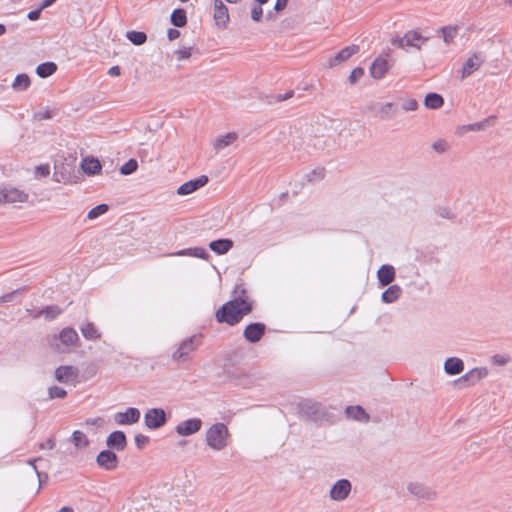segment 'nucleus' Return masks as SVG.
<instances>
[{
	"mask_svg": "<svg viewBox=\"0 0 512 512\" xmlns=\"http://www.w3.org/2000/svg\"><path fill=\"white\" fill-rule=\"evenodd\" d=\"M251 313L249 305L240 307L236 301H227L215 313V318L218 323H226L230 326H235L240 323L244 316Z\"/></svg>",
	"mask_w": 512,
	"mask_h": 512,
	"instance_id": "f257e3e1",
	"label": "nucleus"
},
{
	"mask_svg": "<svg viewBox=\"0 0 512 512\" xmlns=\"http://www.w3.org/2000/svg\"><path fill=\"white\" fill-rule=\"evenodd\" d=\"M79 336L72 327L63 328L58 335H48L47 343L49 347L57 353H67L70 347L79 342Z\"/></svg>",
	"mask_w": 512,
	"mask_h": 512,
	"instance_id": "f03ea898",
	"label": "nucleus"
},
{
	"mask_svg": "<svg viewBox=\"0 0 512 512\" xmlns=\"http://www.w3.org/2000/svg\"><path fill=\"white\" fill-rule=\"evenodd\" d=\"M229 430L224 423L218 422L208 428L205 434L207 446L215 451H221L228 445Z\"/></svg>",
	"mask_w": 512,
	"mask_h": 512,
	"instance_id": "7ed1b4c3",
	"label": "nucleus"
},
{
	"mask_svg": "<svg viewBox=\"0 0 512 512\" xmlns=\"http://www.w3.org/2000/svg\"><path fill=\"white\" fill-rule=\"evenodd\" d=\"M299 414L302 419L317 424L327 420L328 417L327 411L320 403L309 400L299 404Z\"/></svg>",
	"mask_w": 512,
	"mask_h": 512,
	"instance_id": "20e7f679",
	"label": "nucleus"
},
{
	"mask_svg": "<svg viewBox=\"0 0 512 512\" xmlns=\"http://www.w3.org/2000/svg\"><path fill=\"white\" fill-rule=\"evenodd\" d=\"M202 335H192L184 339L176 351L172 354V359L177 362H188L191 360V353L201 345Z\"/></svg>",
	"mask_w": 512,
	"mask_h": 512,
	"instance_id": "39448f33",
	"label": "nucleus"
},
{
	"mask_svg": "<svg viewBox=\"0 0 512 512\" xmlns=\"http://www.w3.org/2000/svg\"><path fill=\"white\" fill-rule=\"evenodd\" d=\"M428 40V37L422 36L419 32L411 30L404 34V36L396 35L391 39V44L406 49L408 47H413L420 49L421 46Z\"/></svg>",
	"mask_w": 512,
	"mask_h": 512,
	"instance_id": "423d86ee",
	"label": "nucleus"
},
{
	"mask_svg": "<svg viewBox=\"0 0 512 512\" xmlns=\"http://www.w3.org/2000/svg\"><path fill=\"white\" fill-rule=\"evenodd\" d=\"M366 111L373 117L379 118L383 121H388L396 115L397 106L392 102H371L366 107Z\"/></svg>",
	"mask_w": 512,
	"mask_h": 512,
	"instance_id": "0eeeda50",
	"label": "nucleus"
},
{
	"mask_svg": "<svg viewBox=\"0 0 512 512\" xmlns=\"http://www.w3.org/2000/svg\"><path fill=\"white\" fill-rule=\"evenodd\" d=\"M167 415L162 408L149 409L144 415L145 425L152 430H156L167 423Z\"/></svg>",
	"mask_w": 512,
	"mask_h": 512,
	"instance_id": "6e6552de",
	"label": "nucleus"
},
{
	"mask_svg": "<svg viewBox=\"0 0 512 512\" xmlns=\"http://www.w3.org/2000/svg\"><path fill=\"white\" fill-rule=\"evenodd\" d=\"M488 375V370L485 367L482 368H474L469 372L458 378L454 381L455 385H458L461 388H465L471 385L476 384L481 379L485 378Z\"/></svg>",
	"mask_w": 512,
	"mask_h": 512,
	"instance_id": "1a4fd4ad",
	"label": "nucleus"
},
{
	"mask_svg": "<svg viewBox=\"0 0 512 512\" xmlns=\"http://www.w3.org/2000/svg\"><path fill=\"white\" fill-rule=\"evenodd\" d=\"M97 465L107 471L117 469L119 459L116 453L110 449L102 450L96 457Z\"/></svg>",
	"mask_w": 512,
	"mask_h": 512,
	"instance_id": "9d476101",
	"label": "nucleus"
},
{
	"mask_svg": "<svg viewBox=\"0 0 512 512\" xmlns=\"http://www.w3.org/2000/svg\"><path fill=\"white\" fill-rule=\"evenodd\" d=\"M352 489V484L348 479L337 480L330 489V498L334 501L345 500Z\"/></svg>",
	"mask_w": 512,
	"mask_h": 512,
	"instance_id": "9b49d317",
	"label": "nucleus"
},
{
	"mask_svg": "<svg viewBox=\"0 0 512 512\" xmlns=\"http://www.w3.org/2000/svg\"><path fill=\"white\" fill-rule=\"evenodd\" d=\"M266 332V325L261 322H253L248 324L244 331L243 336L246 341L250 343L259 342Z\"/></svg>",
	"mask_w": 512,
	"mask_h": 512,
	"instance_id": "f8f14e48",
	"label": "nucleus"
},
{
	"mask_svg": "<svg viewBox=\"0 0 512 512\" xmlns=\"http://www.w3.org/2000/svg\"><path fill=\"white\" fill-rule=\"evenodd\" d=\"M202 420L200 418H191L180 422L176 427L175 431L179 436H190L202 428Z\"/></svg>",
	"mask_w": 512,
	"mask_h": 512,
	"instance_id": "ddd939ff",
	"label": "nucleus"
},
{
	"mask_svg": "<svg viewBox=\"0 0 512 512\" xmlns=\"http://www.w3.org/2000/svg\"><path fill=\"white\" fill-rule=\"evenodd\" d=\"M407 489L413 496L427 501L434 500L437 495L432 488L419 482L409 483Z\"/></svg>",
	"mask_w": 512,
	"mask_h": 512,
	"instance_id": "4468645a",
	"label": "nucleus"
},
{
	"mask_svg": "<svg viewBox=\"0 0 512 512\" xmlns=\"http://www.w3.org/2000/svg\"><path fill=\"white\" fill-rule=\"evenodd\" d=\"M485 58L482 53H473L463 64L461 71V78L465 79L472 75L473 72L477 71L484 63Z\"/></svg>",
	"mask_w": 512,
	"mask_h": 512,
	"instance_id": "2eb2a0df",
	"label": "nucleus"
},
{
	"mask_svg": "<svg viewBox=\"0 0 512 512\" xmlns=\"http://www.w3.org/2000/svg\"><path fill=\"white\" fill-rule=\"evenodd\" d=\"M208 181H209V178L206 175H201L198 178L189 180L178 187L177 194L180 196H186V195L192 194L195 191H197L198 189L205 186L208 183Z\"/></svg>",
	"mask_w": 512,
	"mask_h": 512,
	"instance_id": "dca6fc26",
	"label": "nucleus"
},
{
	"mask_svg": "<svg viewBox=\"0 0 512 512\" xmlns=\"http://www.w3.org/2000/svg\"><path fill=\"white\" fill-rule=\"evenodd\" d=\"M106 445L112 451H123L127 447V437L123 431H113L108 435Z\"/></svg>",
	"mask_w": 512,
	"mask_h": 512,
	"instance_id": "f3484780",
	"label": "nucleus"
},
{
	"mask_svg": "<svg viewBox=\"0 0 512 512\" xmlns=\"http://www.w3.org/2000/svg\"><path fill=\"white\" fill-rule=\"evenodd\" d=\"M78 376V368L71 365L59 366L55 370V379L61 383H68L69 381L76 380Z\"/></svg>",
	"mask_w": 512,
	"mask_h": 512,
	"instance_id": "a211bd4d",
	"label": "nucleus"
},
{
	"mask_svg": "<svg viewBox=\"0 0 512 512\" xmlns=\"http://www.w3.org/2000/svg\"><path fill=\"white\" fill-rule=\"evenodd\" d=\"M359 52V46L351 45L343 48L335 56L331 57L327 63L328 68H333L345 61H347L352 55Z\"/></svg>",
	"mask_w": 512,
	"mask_h": 512,
	"instance_id": "6ab92c4d",
	"label": "nucleus"
},
{
	"mask_svg": "<svg viewBox=\"0 0 512 512\" xmlns=\"http://www.w3.org/2000/svg\"><path fill=\"white\" fill-rule=\"evenodd\" d=\"M230 301H236L237 305L240 307L249 305L251 308V312L253 311L254 301L248 296V292L244 284H238L235 286L232 292V299Z\"/></svg>",
	"mask_w": 512,
	"mask_h": 512,
	"instance_id": "aec40b11",
	"label": "nucleus"
},
{
	"mask_svg": "<svg viewBox=\"0 0 512 512\" xmlns=\"http://www.w3.org/2000/svg\"><path fill=\"white\" fill-rule=\"evenodd\" d=\"M114 418L120 425L135 424L140 419V411L137 408L130 407L125 412L116 413Z\"/></svg>",
	"mask_w": 512,
	"mask_h": 512,
	"instance_id": "412c9836",
	"label": "nucleus"
},
{
	"mask_svg": "<svg viewBox=\"0 0 512 512\" xmlns=\"http://www.w3.org/2000/svg\"><path fill=\"white\" fill-rule=\"evenodd\" d=\"M395 269L392 265L383 264L377 271L378 282L381 287L390 285L395 280Z\"/></svg>",
	"mask_w": 512,
	"mask_h": 512,
	"instance_id": "4be33fe9",
	"label": "nucleus"
},
{
	"mask_svg": "<svg viewBox=\"0 0 512 512\" xmlns=\"http://www.w3.org/2000/svg\"><path fill=\"white\" fill-rule=\"evenodd\" d=\"M214 19L220 27H226L229 21L228 8L222 0H214Z\"/></svg>",
	"mask_w": 512,
	"mask_h": 512,
	"instance_id": "5701e85b",
	"label": "nucleus"
},
{
	"mask_svg": "<svg viewBox=\"0 0 512 512\" xmlns=\"http://www.w3.org/2000/svg\"><path fill=\"white\" fill-rule=\"evenodd\" d=\"M389 67L387 59L378 57L373 61L370 67V74L374 79H381L389 70Z\"/></svg>",
	"mask_w": 512,
	"mask_h": 512,
	"instance_id": "b1692460",
	"label": "nucleus"
},
{
	"mask_svg": "<svg viewBox=\"0 0 512 512\" xmlns=\"http://www.w3.org/2000/svg\"><path fill=\"white\" fill-rule=\"evenodd\" d=\"M27 195L17 189L0 190V203L24 202Z\"/></svg>",
	"mask_w": 512,
	"mask_h": 512,
	"instance_id": "393cba45",
	"label": "nucleus"
},
{
	"mask_svg": "<svg viewBox=\"0 0 512 512\" xmlns=\"http://www.w3.org/2000/svg\"><path fill=\"white\" fill-rule=\"evenodd\" d=\"M81 169L85 174L93 176L100 173L102 165L97 158L86 157L81 162Z\"/></svg>",
	"mask_w": 512,
	"mask_h": 512,
	"instance_id": "a878e982",
	"label": "nucleus"
},
{
	"mask_svg": "<svg viewBox=\"0 0 512 512\" xmlns=\"http://www.w3.org/2000/svg\"><path fill=\"white\" fill-rule=\"evenodd\" d=\"M234 242L228 238H220L209 243V248L218 255L226 254L232 249Z\"/></svg>",
	"mask_w": 512,
	"mask_h": 512,
	"instance_id": "bb28decb",
	"label": "nucleus"
},
{
	"mask_svg": "<svg viewBox=\"0 0 512 512\" xmlns=\"http://www.w3.org/2000/svg\"><path fill=\"white\" fill-rule=\"evenodd\" d=\"M464 370V362L457 357H450L444 363V371L451 376L458 375Z\"/></svg>",
	"mask_w": 512,
	"mask_h": 512,
	"instance_id": "cd10ccee",
	"label": "nucleus"
},
{
	"mask_svg": "<svg viewBox=\"0 0 512 512\" xmlns=\"http://www.w3.org/2000/svg\"><path fill=\"white\" fill-rule=\"evenodd\" d=\"M345 413L347 417L357 421L368 422L370 419L369 414L359 405L346 407Z\"/></svg>",
	"mask_w": 512,
	"mask_h": 512,
	"instance_id": "c85d7f7f",
	"label": "nucleus"
},
{
	"mask_svg": "<svg viewBox=\"0 0 512 512\" xmlns=\"http://www.w3.org/2000/svg\"><path fill=\"white\" fill-rule=\"evenodd\" d=\"M402 294V289L398 285H390L381 296L384 303H393L399 299Z\"/></svg>",
	"mask_w": 512,
	"mask_h": 512,
	"instance_id": "c756f323",
	"label": "nucleus"
},
{
	"mask_svg": "<svg viewBox=\"0 0 512 512\" xmlns=\"http://www.w3.org/2000/svg\"><path fill=\"white\" fill-rule=\"evenodd\" d=\"M443 104H444V99L438 93L431 92L425 96L424 105L428 109H439L443 106Z\"/></svg>",
	"mask_w": 512,
	"mask_h": 512,
	"instance_id": "7c9ffc66",
	"label": "nucleus"
},
{
	"mask_svg": "<svg viewBox=\"0 0 512 512\" xmlns=\"http://www.w3.org/2000/svg\"><path fill=\"white\" fill-rule=\"evenodd\" d=\"M80 330L83 337L87 340H98L101 337V333L92 322L84 324L81 326Z\"/></svg>",
	"mask_w": 512,
	"mask_h": 512,
	"instance_id": "2f4dec72",
	"label": "nucleus"
},
{
	"mask_svg": "<svg viewBox=\"0 0 512 512\" xmlns=\"http://www.w3.org/2000/svg\"><path fill=\"white\" fill-rule=\"evenodd\" d=\"M495 119H496V116L492 115L482 121L463 126V129L469 130V131H482V130L487 129L488 127L493 126L495 124Z\"/></svg>",
	"mask_w": 512,
	"mask_h": 512,
	"instance_id": "473e14b6",
	"label": "nucleus"
},
{
	"mask_svg": "<svg viewBox=\"0 0 512 512\" xmlns=\"http://www.w3.org/2000/svg\"><path fill=\"white\" fill-rule=\"evenodd\" d=\"M174 255L192 256V257H197V258H201L204 260L208 259V257H209V254L207 253V251L201 247H194V248H187V249L179 250Z\"/></svg>",
	"mask_w": 512,
	"mask_h": 512,
	"instance_id": "72a5a7b5",
	"label": "nucleus"
},
{
	"mask_svg": "<svg viewBox=\"0 0 512 512\" xmlns=\"http://www.w3.org/2000/svg\"><path fill=\"white\" fill-rule=\"evenodd\" d=\"M57 71V65L54 62H44L37 66L36 73L41 78H47Z\"/></svg>",
	"mask_w": 512,
	"mask_h": 512,
	"instance_id": "f704fd0d",
	"label": "nucleus"
},
{
	"mask_svg": "<svg viewBox=\"0 0 512 512\" xmlns=\"http://www.w3.org/2000/svg\"><path fill=\"white\" fill-rule=\"evenodd\" d=\"M170 21L175 27H184L187 24L186 11L182 8L174 9Z\"/></svg>",
	"mask_w": 512,
	"mask_h": 512,
	"instance_id": "c9c22d12",
	"label": "nucleus"
},
{
	"mask_svg": "<svg viewBox=\"0 0 512 512\" xmlns=\"http://www.w3.org/2000/svg\"><path fill=\"white\" fill-rule=\"evenodd\" d=\"M31 84L30 77L25 74H18L12 84V88L16 91H24L29 88Z\"/></svg>",
	"mask_w": 512,
	"mask_h": 512,
	"instance_id": "e433bc0d",
	"label": "nucleus"
},
{
	"mask_svg": "<svg viewBox=\"0 0 512 512\" xmlns=\"http://www.w3.org/2000/svg\"><path fill=\"white\" fill-rule=\"evenodd\" d=\"M237 139V134L229 132L226 135L220 136L215 140L214 147L217 150L223 149L232 144Z\"/></svg>",
	"mask_w": 512,
	"mask_h": 512,
	"instance_id": "4c0bfd02",
	"label": "nucleus"
},
{
	"mask_svg": "<svg viewBox=\"0 0 512 512\" xmlns=\"http://www.w3.org/2000/svg\"><path fill=\"white\" fill-rule=\"evenodd\" d=\"M439 31L442 33L443 40L446 44H450L453 42L454 38L457 36L459 27L457 25L455 26H444L439 29Z\"/></svg>",
	"mask_w": 512,
	"mask_h": 512,
	"instance_id": "58836bf2",
	"label": "nucleus"
},
{
	"mask_svg": "<svg viewBox=\"0 0 512 512\" xmlns=\"http://www.w3.org/2000/svg\"><path fill=\"white\" fill-rule=\"evenodd\" d=\"M126 37L132 44L137 46L143 45L147 41V35L142 31H128Z\"/></svg>",
	"mask_w": 512,
	"mask_h": 512,
	"instance_id": "ea45409f",
	"label": "nucleus"
},
{
	"mask_svg": "<svg viewBox=\"0 0 512 512\" xmlns=\"http://www.w3.org/2000/svg\"><path fill=\"white\" fill-rule=\"evenodd\" d=\"M71 441L76 448H85L90 443L87 436L79 430L73 432L71 436Z\"/></svg>",
	"mask_w": 512,
	"mask_h": 512,
	"instance_id": "a19ab883",
	"label": "nucleus"
},
{
	"mask_svg": "<svg viewBox=\"0 0 512 512\" xmlns=\"http://www.w3.org/2000/svg\"><path fill=\"white\" fill-rule=\"evenodd\" d=\"M42 313H44L45 320L52 321L63 313V309L57 305H49L42 308Z\"/></svg>",
	"mask_w": 512,
	"mask_h": 512,
	"instance_id": "79ce46f5",
	"label": "nucleus"
},
{
	"mask_svg": "<svg viewBox=\"0 0 512 512\" xmlns=\"http://www.w3.org/2000/svg\"><path fill=\"white\" fill-rule=\"evenodd\" d=\"M108 210H109V206L107 204H104V203L99 204V205L95 206L94 208H92L88 212L87 218L90 220L96 219L99 216L105 214Z\"/></svg>",
	"mask_w": 512,
	"mask_h": 512,
	"instance_id": "37998d69",
	"label": "nucleus"
},
{
	"mask_svg": "<svg viewBox=\"0 0 512 512\" xmlns=\"http://www.w3.org/2000/svg\"><path fill=\"white\" fill-rule=\"evenodd\" d=\"M138 168V163L135 159H129L120 167V173L122 175H130L134 173Z\"/></svg>",
	"mask_w": 512,
	"mask_h": 512,
	"instance_id": "c03bdc74",
	"label": "nucleus"
},
{
	"mask_svg": "<svg viewBox=\"0 0 512 512\" xmlns=\"http://www.w3.org/2000/svg\"><path fill=\"white\" fill-rule=\"evenodd\" d=\"M48 393H49V397L51 399H55V398L63 399L67 395L66 390L59 386L50 387L48 390Z\"/></svg>",
	"mask_w": 512,
	"mask_h": 512,
	"instance_id": "a18cd8bd",
	"label": "nucleus"
},
{
	"mask_svg": "<svg viewBox=\"0 0 512 512\" xmlns=\"http://www.w3.org/2000/svg\"><path fill=\"white\" fill-rule=\"evenodd\" d=\"M364 75V69L362 67H356L354 68L349 77H348V81L350 84H356L358 82V80Z\"/></svg>",
	"mask_w": 512,
	"mask_h": 512,
	"instance_id": "49530a36",
	"label": "nucleus"
},
{
	"mask_svg": "<svg viewBox=\"0 0 512 512\" xmlns=\"http://www.w3.org/2000/svg\"><path fill=\"white\" fill-rule=\"evenodd\" d=\"M55 115V112L49 108L40 110L34 114V119L38 121L51 119Z\"/></svg>",
	"mask_w": 512,
	"mask_h": 512,
	"instance_id": "de8ad7c7",
	"label": "nucleus"
},
{
	"mask_svg": "<svg viewBox=\"0 0 512 512\" xmlns=\"http://www.w3.org/2000/svg\"><path fill=\"white\" fill-rule=\"evenodd\" d=\"M325 174L324 168H318L307 174L308 181H313L316 179H323Z\"/></svg>",
	"mask_w": 512,
	"mask_h": 512,
	"instance_id": "09e8293b",
	"label": "nucleus"
},
{
	"mask_svg": "<svg viewBox=\"0 0 512 512\" xmlns=\"http://www.w3.org/2000/svg\"><path fill=\"white\" fill-rule=\"evenodd\" d=\"M263 16V10L261 8V5L257 4L255 5L251 10V18L255 22L261 21Z\"/></svg>",
	"mask_w": 512,
	"mask_h": 512,
	"instance_id": "8fccbe9b",
	"label": "nucleus"
},
{
	"mask_svg": "<svg viewBox=\"0 0 512 512\" xmlns=\"http://www.w3.org/2000/svg\"><path fill=\"white\" fill-rule=\"evenodd\" d=\"M24 291V288L16 289L8 294L0 296V303H7L13 301L14 297Z\"/></svg>",
	"mask_w": 512,
	"mask_h": 512,
	"instance_id": "3c124183",
	"label": "nucleus"
},
{
	"mask_svg": "<svg viewBox=\"0 0 512 512\" xmlns=\"http://www.w3.org/2000/svg\"><path fill=\"white\" fill-rule=\"evenodd\" d=\"M510 361V358L505 355L496 354L492 357V363L497 366L506 365Z\"/></svg>",
	"mask_w": 512,
	"mask_h": 512,
	"instance_id": "603ef678",
	"label": "nucleus"
},
{
	"mask_svg": "<svg viewBox=\"0 0 512 512\" xmlns=\"http://www.w3.org/2000/svg\"><path fill=\"white\" fill-rule=\"evenodd\" d=\"M134 440L138 449H143L144 446L149 443V437L143 434H137Z\"/></svg>",
	"mask_w": 512,
	"mask_h": 512,
	"instance_id": "864d4df0",
	"label": "nucleus"
},
{
	"mask_svg": "<svg viewBox=\"0 0 512 512\" xmlns=\"http://www.w3.org/2000/svg\"><path fill=\"white\" fill-rule=\"evenodd\" d=\"M418 108V102L415 99H409L402 104L405 111H415Z\"/></svg>",
	"mask_w": 512,
	"mask_h": 512,
	"instance_id": "5fc2aeb1",
	"label": "nucleus"
},
{
	"mask_svg": "<svg viewBox=\"0 0 512 512\" xmlns=\"http://www.w3.org/2000/svg\"><path fill=\"white\" fill-rule=\"evenodd\" d=\"M35 173L39 177H47L50 174V167L48 164L39 165L36 167Z\"/></svg>",
	"mask_w": 512,
	"mask_h": 512,
	"instance_id": "6e6d98bb",
	"label": "nucleus"
},
{
	"mask_svg": "<svg viewBox=\"0 0 512 512\" xmlns=\"http://www.w3.org/2000/svg\"><path fill=\"white\" fill-rule=\"evenodd\" d=\"M433 149L438 152V153H444L447 148H448V144L446 141L444 140H438L436 142L433 143Z\"/></svg>",
	"mask_w": 512,
	"mask_h": 512,
	"instance_id": "4d7b16f0",
	"label": "nucleus"
},
{
	"mask_svg": "<svg viewBox=\"0 0 512 512\" xmlns=\"http://www.w3.org/2000/svg\"><path fill=\"white\" fill-rule=\"evenodd\" d=\"M178 60H185L191 57V48H183L175 51Z\"/></svg>",
	"mask_w": 512,
	"mask_h": 512,
	"instance_id": "13d9d810",
	"label": "nucleus"
},
{
	"mask_svg": "<svg viewBox=\"0 0 512 512\" xmlns=\"http://www.w3.org/2000/svg\"><path fill=\"white\" fill-rule=\"evenodd\" d=\"M43 9H41V7H39L38 9H35V10H32L28 13L27 17L29 20L31 21H36L40 18L41 16V12H42Z\"/></svg>",
	"mask_w": 512,
	"mask_h": 512,
	"instance_id": "bf43d9fd",
	"label": "nucleus"
},
{
	"mask_svg": "<svg viewBox=\"0 0 512 512\" xmlns=\"http://www.w3.org/2000/svg\"><path fill=\"white\" fill-rule=\"evenodd\" d=\"M294 95V91L290 90L288 91L287 93L285 94H278L275 96V100L276 102H282V101H285V100H288L290 98H292Z\"/></svg>",
	"mask_w": 512,
	"mask_h": 512,
	"instance_id": "052dcab7",
	"label": "nucleus"
},
{
	"mask_svg": "<svg viewBox=\"0 0 512 512\" xmlns=\"http://www.w3.org/2000/svg\"><path fill=\"white\" fill-rule=\"evenodd\" d=\"M180 36V31L175 28H169L167 31V37L170 41L176 40Z\"/></svg>",
	"mask_w": 512,
	"mask_h": 512,
	"instance_id": "680f3d73",
	"label": "nucleus"
},
{
	"mask_svg": "<svg viewBox=\"0 0 512 512\" xmlns=\"http://www.w3.org/2000/svg\"><path fill=\"white\" fill-rule=\"evenodd\" d=\"M289 0H277L274 9L279 12L286 8Z\"/></svg>",
	"mask_w": 512,
	"mask_h": 512,
	"instance_id": "e2e57ef3",
	"label": "nucleus"
},
{
	"mask_svg": "<svg viewBox=\"0 0 512 512\" xmlns=\"http://www.w3.org/2000/svg\"><path fill=\"white\" fill-rule=\"evenodd\" d=\"M55 444H56L55 439L50 438L47 440L46 443H41L40 448L41 449H44V448L53 449L55 447Z\"/></svg>",
	"mask_w": 512,
	"mask_h": 512,
	"instance_id": "0e129e2a",
	"label": "nucleus"
},
{
	"mask_svg": "<svg viewBox=\"0 0 512 512\" xmlns=\"http://www.w3.org/2000/svg\"><path fill=\"white\" fill-rule=\"evenodd\" d=\"M108 74L110 76H113V77H117V76H120L121 74V69L119 66H112L109 70H108Z\"/></svg>",
	"mask_w": 512,
	"mask_h": 512,
	"instance_id": "69168bd1",
	"label": "nucleus"
},
{
	"mask_svg": "<svg viewBox=\"0 0 512 512\" xmlns=\"http://www.w3.org/2000/svg\"><path fill=\"white\" fill-rule=\"evenodd\" d=\"M57 0H43L40 7L41 9H46L53 5Z\"/></svg>",
	"mask_w": 512,
	"mask_h": 512,
	"instance_id": "338daca9",
	"label": "nucleus"
},
{
	"mask_svg": "<svg viewBox=\"0 0 512 512\" xmlns=\"http://www.w3.org/2000/svg\"><path fill=\"white\" fill-rule=\"evenodd\" d=\"M38 460H41V458H38ZM36 461H37V459L29 460V461H28V463H29L30 465H32V466H33L34 470L36 471V473H37V475H38L39 481H40V483H41V482H42V479H41L42 474L37 470V468H36V466H35V462H36Z\"/></svg>",
	"mask_w": 512,
	"mask_h": 512,
	"instance_id": "774afa93",
	"label": "nucleus"
}]
</instances>
